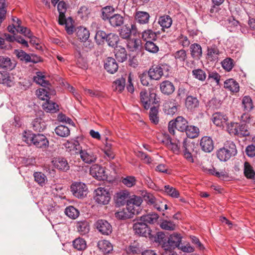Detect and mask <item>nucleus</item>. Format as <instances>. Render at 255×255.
Returning a JSON list of instances; mask_svg holds the SVG:
<instances>
[{"label": "nucleus", "mask_w": 255, "mask_h": 255, "mask_svg": "<svg viewBox=\"0 0 255 255\" xmlns=\"http://www.w3.org/2000/svg\"><path fill=\"white\" fill-rule=\"evenodd\" d=\"M227 129L231 135L240 137L248 136L250 134L248 126L243 123L231 122L228 124Z\"/></svg>", "instance_id": "3"}, {"label": "nucleus", "mask_w": 255, "mask_h": 255, "mask_svg": "<svg viewBox=\"0 0 255 255\" xmlns=\"http://www.w3.org/2000/svg\"><path fill=\"white\" fill-rule=\"evenodd\" d=\"M133 229L135 234L143 237H147L150 235V230L145 223L140 221L133 225Z\"/></svg>", "instance_id": "12"}, {"label": "nucleus", "mask_w": 255, "mask_h": 255, "mask_svg": "<svg viewBox=\"0 0 255 255\" xmlns=\"http://www.w3.org/2000/svg\"><path fill=\"white\" fill-rule=\"evenodd\" d=\"M224 88L232 92H238L239 91V84L234 79H229L224 82Z\"/></svg>", "instance_id": "37"}, {"label": "nucleus", "mask_w": 255, "mask_h": 255, "mask_svg": "<svg viewBox=\"0 0 255 255\" xmlns=\"http://www.w3.org/2000/svg\"><path fill=\"white\" fill-rule=\"evenodd\" d=\"M165 113L169 115H173L177 111V107L174 103L166 102L164 105Z\"/></svg>", "instance_id": "49"}, {"label": "nucleus", "mask_w": 255, "mask_h": 255, "mask_svg": "<svg viewBox=\"0 0 255 255\" xmlns=\"http://www.w3.org/2000/svg\"><path fill=\"white\" fill-rule=\"evenodd\" d=\"M194 77L201 81H204L206 78L205 72L201 69H194L192 71Z\"/></svg>", "instance_id": "64"}, {"label": "nucleus", "mask_w": 255, "mask_h": 255, "mask_svg": "<svg viewBox=\"0 0 255 255\" xmlns=\"http://www.w3.org/2000/svg\"><path fill=\"white\" fill-rule=\"evenodd\" d=\"M188 126L187 121L183 117H177L174 121H170L168 125L169 132L172 134H175V129L178 131L184 132Z\"/></svg>", "instance_id": "4"}, {"label": "nucleus", "mask_w": 255, "mask_h": 255, "mask_svg": "<svg viewBox=\"0 0 255 255\" xmlns=\"http://www.w3.org/2000/svg\"><path fill=\"white\" fill-rule=\"evenodd\" d=\"M173 56L176 62L182 65H184V62L187 58V53L184 49H180L176 51L173 54Z\"/></svg>", "instance_id": "38"}, {"label": "nucleus", "mask_w": 255, "mask_h": 255, "mask_svg": "<svg viewBox=\"0 0 255 255\" xmlns=\"http://www.w3.org/2000/svg\"><path fill=\"white\" fill-rule=\"evenodd\" d=\"M34 180L39 185L42 186L45 184L47 180L46 176L41 172H35L33 173Z\"/></svg>", "instance_id": "53"}, {"label": "nucleus", "mask_w": 255, "mask_h": 255, "mask_svg": "<svg viewBox=\"0 0 255 255\" xmlns=\"http://www.w3.org/2000/svg\"><path fill=\"white\" fill-rule=\"evenodd\" d=\"M164 191L172 198H178L179 197V191L176 188L170 185L164 186Z\"/></svg>", "instance_id": "58"}, {"label": "nucleus", "mask_w": 255, "mask_h": 255, "mask_svg": "<svg viewBox=\"0 0 255 255\" xmlns=\"http://www.w3.org/2000/svg\"><path fill=\"white\" fill-rule=\"evenodd\" d=\"M158 113V107L153 106L150 108L149 112V119L150 121L154 124H157L158 123L159 119L157 117Z\"/></svg>", "instance_id": "54"}, {"label": "nucleus", "mask_w": 255, "mask_h": 255, "mask_svg": "<svg viewBox=\"0 0 255 255\" xmlns=\"http://www.w3.org/2000/svg\"><path fill=\"white\" fill-rule=\"evenodd\" d=\"M104 68L109 73L114 74L117 71L119 66L114 58L109 57L105 61Z\"/></svg>", "instance_id": "18"}, {"label": "nucleus", "mask_w": 255, "mask_h": 255, "mask_svg": "<svg viewBox=\"0 0 255 255\" xmlns=\"http://www.w3.org/2000/svg\"><path fill=\"white\" fill-rule=\"evenodd\" d=\"M129 195L128 191L127 190H122L118 192L115 196L116 204L120 206L127 203V201Z\"/></svg>", "instance_id": "23"}, {"label": "nucleus", "mask_w": 255, "mask_h": 255, "mask_svg": "<svg viewBox=\"0 0 255 255\" xmlns=\"http://www.w3.org/2000/svg\"><path fill=\"white\" fill-rule=\"evenodd\" d=\"M155 97V93H148L146 90H142L140 93V101L145 109H148L151 104H156Z\"/></svg>", "instance_id": "9"}, {"label": "nucleus", "mask_w": 255, "mask_h": 255, "mask_svg": "<svg viewBox=\"0 0 255 255\" xmlns=\"http://www.w3.org/2000/svg\"><path fill=\"white\" fill-rule=\"evenodd\" d=\"M98 247L104 254H109L113 251V246L107 240L100 241L98 243Z\"/></svg>", "instance_id": "39"}, {"label": "nucleus", "mask_w": 255, "mask_h": 255, "mask_svg": "<svg viewBox=\"0 0 255 255\" xmlns=\"http://www.w3.org/2000/svg\"><path fill=\"white\" fill-rule=\"evenodd\" d=\"M53 165L59 170L66 171L69 169L67 160L63 157L55 158L52 161Z\"/></svg>", "instance_id": "17"}, {"label": "nucleus", "mask_w": 255, "mask_h": 255, "mask_svg": "<svg viewBox=\"0 0 255 255\" xmlns=\"http://www.w3.org/2000/svg\"><path fill=\"white\" fill-rule=\"evenodd\" d=\"M169 66L167 64L153 65L148 71V75L151 80H158L169 70Z\"/></svg>", "instance_id": "5"}, {"label": "nucleus", "mask_w": 255, "mask_h": 255, "mask_svg": "<svg viewBox=\"0 0 255 255\" xmlns=\"http://www.w3.org/2000/svg\"><path fill=\"white\" fill-rule=\"evenodd\" d=\"M95 227L100 233L104 235H109L112 232V226L105 220H98L95 223Z\"/></svg>", "instance_id": "13"}, {"label": "nucleus", "mask_w": 255, "mask_h": 255, "mask_svg": "<svg viewBox=\"0 0 255 255\" xmlns=\"http://www.w3.org/2000/svg\"><path fill=\"white\" fill-rule=\"evenodd\" d=\"M55 133L61 137H67L70 134V129L65 126L60 125L55 129Z\"/></svg>", "instance_id": "52"}, {"label": "nucleus", "mask_w": 255, "mask_h": 255, "mask_svg": "<svg viewBox=\"0 0 255 255\" xmlns=\"http://www.w3.org/2000/svg\"><path fill=\"white\" fill-rule=\"evenodd\" d=\"M212 120L216 126L222 127L225 124L228 125L227 122L228 121V118L225 114L217 112L213 114Z\"/></svg>", "instance_id": "16"}, {"label": "nucleus", "mask_w": 255, "mask_h": 255, "mask_svg": "<svg viewBox=\"0 0 255 255\" xmlns=\"http://www.w3.org/2000/svg\"><path fill=\"white\" fill-rule=\"evenodd\" d=\"M202 149L206 152H210L214 149V142L212 139L209 136H204L200 140Z\"/></svg>", "instance_id": "20"}, {"label": "nucleus", "mask_w": 255, "mask_h": 255, "mask_svg": "<svg viewBox=\"0 0 255 255\" xmlns=\"http://www.w3.org/2000/svg\"><path fill=\"white\" fill-rule=\"evenodd\" d=\"M23 136V140L29 145L33 144L38 148H45L48 145V141L42 134L27 133Z\"/></svg>", "instance_id": "2"}, {"label": "nucleus", "mask_w": 255, "mask_h": 255, "mask_svg": "<svg viewBox=\"0 0 255 255\" xmlns=\"http://www.w3.org/2000/svg\"><path fill=\"white\" fill-rule=\"evenodd\" d=\"M109 21L112 26L119 27L124 23V18L120 14H115L110 17Z\"/></svg>", "instance_id": "41"}, {"label": "nucleus", "mask_w": 255, "mask_h": 255, "mask_svg": "<svg viewBox=\"0 0 255 255\" xmlns=\"http://www.w3.org/2000/svg\"><path fill=\"white\" fill-rule=\"evenodd\" d=\"M190 51L191 57L199 60L202 55V49L201 45L198 43H193L190 45Z\"/></svg>", "instance_id": "27"}, {"label": "nucleus", "mask_w": 255, "mask_h": 255, "mask_svg": "<svg viewBox=\"0 0 255 255\" xmlns=\"http://www.w3.org/2000/svg\"><path fill=\"white\" fill-rule=\"evenodd\" d=\"M141 36L142 39L146 42L155 41L157 39L156 32L153 31L150 29L144 30L142 33Z\"/></svg>", "instance_id": "44"}, {"label": "nucleus", "mask_w": 255, "mask_h": 255, "mask_svg": "<svg viewBox=\"0 0 255 255\" xmlns=\"http://www.w3.org/2000/svg\"><path fill=\"white\" fill-rule=\"evenodd\" d=\"M244 173L247 178L255 179V171L248 162L244 163Z\"/></svg>", "instance_id": "43"}, {"label": "nucleus", "mask_w": 255, "mask_h": 255, "mask_svg": "<svg viewBox=\"0 0 255 255\" xmlns=\"http://www.w3.org/2000/svg\"><path fill=\"white\" fill-rule=\"evenodd\" d=\"M199 101L197 98L192 96H188L185 100V105L186 108L190 110H194L199 106Z\"/></svg>", "instance_id": "35"}, {"label": "nucleus", "mask_w": 255, "mask_h": 255, "mask_svg": "<svg viewBox=\"0 0 255 255\" xmlns=\"http://www.w3.org/2000/svg\"><path fill=\"white\" fill-rule=\"evenodd\" d=\"M65 213L67 216L72 219H76L79 215V211L72 206H70L65 209Z\"/></svg>", "instance_id": "59"}, {"label": "nucleus", "mask_w": 255, "mask_h": 255, "mask_svg": "<svg viewBox=\"0 0 255 255\" xmlns=\"http://www.w3.org/2000/svg\"><path fill=\"white\" fill-rule=\"evenodd\" d=\"M36 95L40 99L42 100L47 101L50 99L51 95H54L55 92L54 90H50L49 88H39L36 90Z\"/></svg>", "instance_id": "24"}, {"label": "nucleus", "mask_w": 255, "mask_h": 255, "mask_svg": "<svg viewBox=\"0 0 255 255\" xmlns=\"http://www.w3.org/2000/svg\"><path fill=\"white\" fill-rule=\"evenodd\" d=\"M223 68L226 71L229 72L231 71L235 65V62L231 58H226L221 62Z\"/></svg>", "instance_id": "55"}, {"label": "nucleus", "mask_w": 255, "mask_h": 255, "mask_svg": "<svg viewBox=\"0 0 255 255\" xmlns=\"http://www.w3.org/2000/svg\"><path fill=\"white\" fill-rule=\"evenodd\" d=\"M126 79L121 77L116 79L113 83V88L114 91L121 93L125 89Z\"/></svg>", "instance_id": "40"}, {"label": "nucleus", "mask_w": 255, "mask_h": 255, "mask_svg": "<svg viewBox=\"0 0 255 255\" xmlns=\"http://www.w3.org/2000/svg\"><path fill=\"white\" fill-rule=\"evenodd\" d=\"M237 153V149L235 143L231 140L227 141L222 147L216 151L218 158L221 161H227Z\"/></svg>", "instance_id": "1"}, {"label": "nucleus", "mask_w": 255, "mask_h": 255, "mask_svg": "<svg viewBox=\"0 0 255 255\" xmlns=\"http://www.w3.org/2000/svg\"><path fill=\"white\" fill-rule=\"evenodd\" d=\"M158 215L156 213L149 214L145 215H143L140 217V221L143 222L147 224H154L158 219Z\"/></svg>", "instance_id": "47"}, {"label": "nucleus", "mask_w": 255, "mask_h": 255, "mask_svg": "<svg viewBox=\"0 0 255 255\" xmlns=\"http://www.w3.org/2000/svg\"><path fill=\"white\" fill-rule=\"evenodd\" d=\"M134 214H135L132 211H130L127 206L126 208L116 212L115 213V217L120 220H126L132 218Z\"/></svg>", "instance_id": "29"}, {"label": "nucleus", "mask_w": 255, "mask_h": 255, "mask_svg": "<svg viewBox=\"0 0 255 255\" xmlns=\"http://www.w3.org/2000/svg\"><path fill=\"white\" fill-rule=\"evenodd\" d=\"M80 157L85 163L92 164L96 161L97 155L90 149L80 150Z\"/></svg>", "instance_id": "14"}, {"label": "nucleus", "mask_w": 255, "mask_h": 255, "mask_svg": "<svg viewBox=\"0 0 255 255\" xmlns=\"http://www.w3.org/2000/svg\"><path fill=\"white\" fill-rule=\"evenodd\" d=\"M76 35L79 39L85 42L84 45L87 44L86 41L90 36L89 31L87 28L83 26L78 27L76 29Z\"/></svg>", "instance_id": "32"}, {"label": "nucleus", "mask_w": 255, "mask_h": 255, "mask_svg": "<svg viewBox=\"0 0 255 255\" xmlns=\"http://www.w3.org/2000/svg\"><path fill=\"white\" fill-rule=\"evenodd\" d=\"M160 227L165 230L173 231L175 230L176 225L172 221L165 220L160 223Z\"/></svg>", "instance_id": "57"}, {"label": "nucleus", "mask_w": 255, "mask_h": 255, "mask_svg": "<svg viewBox=\"0 0 255 255\" xmlns=\"http://www.w3.org/2000/svg\"><path fill=\"white\" fill-rule=\"evenodd\" d=\"M65 146L68 151H75L80 150V145L77 140L67 141L65 143Z\"/></svg>", "instance_id": "51"}, {"label": "nucleus", "mask_w": 255, "mask_h": 255, "mask_svg": "<svg viewBox=\"0 0 255 255\" xmlns=\"http://www.w3.org/2000/svg\"><path fill=\"white\" fill-rule=\"evenodd\" d=\"M134 18L140 24H145L149 22L150 15L145 11H137L134 15Z\"/></svg>", "instance_id": "26"}, {"label": "nucleus", "mask_w": 255, "mask_h": 255, "mask_svg": "<svg viewBox=\"0 0 255 255\" xmlns=\"http://www.w3.org/2000/svg\"><path fill=\"white\" fill-rule=\"evenodd\" d=\"M76 227L78 232L82 235L88 233L90 230L89 223L86 221L78 222Z\"/></svg>", "instance_id": "45"}, {"label": "nucleus", "mask_w": 255, "mask_h": 255, "mask_svg": "<svg viewBox=\"0 0 255 255\" xmlns=\"http://www.w3.org/2000/svg\"><path fill=\"white\" fill-rule=\"evenodd\" d=\"M73 195L78 198H83L88 193L87 185L82 182H75L71 186Z\"/></svg>", "instance_id": "7"}, {"label": "nucleus", "mask_w": 255, "mask_h": 255, "mask_svg": "<svg viewBox=\"0 0 255 255\" xmlns=\"http://www.w3.org/2000/svg\"><path fill=\"white\" fill-rule=\"evenodd\" d=\"M94 199L99 204L107 205L111 199L110 193L107 189L99 187L94 191Z\"/></svg>", "instance_id": "6"}, {"label": "nucleus", "mask_w": 255, "mask_h": 255, "mask_svg": "<svg viewBox=\"0 0 255 255\" xmlns=\"http://www.w3.org/2000/svg\"><path fill=\"white\" fill-rule=\"evenodd\" d=\"M220 53L219 48L216 45H212L208 47L207 57L211 61H217Z\"/></svg>", "instance_id": "25"}, {"label": "nucleus", "mask_w": 255, "mask_h": 255, "mask_svg": "<svg viewBox=\"0 0 255 255\" xmlns=\"http://www.w3.org/2000/svg\"><path fill=\"white\" fill-rule=\"evenodd\" d=\"M165 138L167 139L166 144L169 149H170L174 153L178 154L180 152V145H179V141L178 143H174L172 142L171 139L168 134H165Z\"/></svg>", "instance_id": "42"}, {"label": "nucleus", "mask_w": 255, "mask_h": 255, "mask_svg": "<svg viewBox=\"0 0 255 255\" xmlns=\"http://www.w3.org/2000/svg\"><path fill=\"white\" fill-rule=\"evenodd\" d=\"M90 173L99 180H104L108 178L105 168L98 164H94L91 167Z\"/></svg>", "instance_id": "11"}, {"label": "nucleus", "mask_w": 255, "mask_h": 255, "mask_svg": "<svg viewBox=\"0 0 255 255\" xmlns=\"http://www.w3.org/2000/svg\"><path fill=\"white\" fill-rule=\"evenodd\" d=\"M73 246L75 249L79 251L84 250L87 247L86 241L80 238L76 239L73 242Z\"/></svg>", "instance_id": "56"}, {"label": "nucleus", "mask_w": 255, "mask_h": 255, "mask_svg": "<svg viewBox=\"0 0 255 255\" xmlns=\"http://www.w3.org/2000/svg\"><path fill=\"white\" fill-rule=\"evenodd\" d=\"M137 33L136 24L134 22L124 25L120 31V36L121 38L128 40L130 38L131 34L135 35Z\"/></svg>", "instance_id": "10"}, {"label": "nucleus", "mask_w": 255, "mask_h": 255, "mask_svg": "<svg viewBox=\"0 0 255 255\" xmlns=\"http://www.w3.org/2000/svg\"><path fill=\"white\" fill-rule=\"evenodd\" d=\"M57 9L59 13L58 23L60 25H64L65 23V13L66 11V4L63 1H60L57 5Z\"/></svg>", "instance_id": "30"}, {"label": "nucleus", "mask_w": 255, "mask_h": 255, "mask_svg": "<svg viewBox=\"0 0 255 255\" xmlns=\"http://www.w3.org/2000/svg\"><path fill=\"white\" fill-rule=\"evenodd\" d=\"M144 48L146 51L152 53H155L159 50L158 46L152 41L146 42L144 44Z\"/></svg>", "instance_id": "63"}, {"label": "nucleus", "mask_w": 255, "mask_h": 255, "mask_svg": "<svg viewBox=\"0 0 255 255\" xmlns=\"http://www.w3.org/2000/svg\"><path fill=\"white\" fill-rule=\"evenodd\" d=\"M160 88L163 94L167 95L171 94L175 90L173 83L168 80L163 81L160 84Z\"/></svg>", "instance_id": "28"}, {"label": "nucleus", "mask_w": 255, "mask_h": 255, "mask_svg": "<svg viewBox=\"0 0 255 255\" xmlns=\"http://www.w3.org/2000/svg\"><path fill=\"white\" fill-rule=\"evenodd\" d=\"M189 138H194L197 137L199 133V128L194 126H188L185 131Z\"/></svg>", "instance_id": "46"}, {"label": "nucleus", "mask_w": 255, "mask_h": 255, "mask_svg": "<svg viewBox=\"0 0 255 255\" xmlns=\"http://www.w3.org/2000/svg\"><path fill=\"white\" fill-rule=\"evenodd\" d=\"M33 80L35 83L45 88L49 84V82L47 80L46 77L44 73L41 72H37L35 76L33 78Z\"/></svg>", "instance_id": "33"}, {"label": "nucleus", "mask_w": 255, "mask_h": 255, "mask_svg": "<svg viewBox=\"0 0 255 255\" xmlns=\"http://www.w3.org/2000/svg\"><path fill=\"white\" fill-rule=\"evenodd\" d=\"M0 84L10 87L13 85V81L11 80L9 75L6 72L0 71Z\"/></svg>", "instance_id": "48"}, {"label": "nucleus", "mask_w": 255, "mask_h": 255, "mask_svg": "<svg viewBox=\"0 0 255 255\" xmlns=\"http://www.w3.org/2000/svg\"><path fill=\"white\" fill-rule=\"evenodd\" d=\"M119 40V37L118 35L114 33H110L108 34L106 38V41L108 44L111 47H114L117 45Z\"/></svg>", "instance_id": "60"}, {"label": "nucleus", "mask_w": 255, "mask_h": 255, "mask_svg": "<svg viewBox=\"0 0 255 255\" xmlns=\"http://www.w3.org/2000/svg\"><path fill=\"white\" fill-rule=\"evenodd\" d=\"M183 156L188 161L191 163L194 162V159L191 153L189 151L188 149L187 143L185 140L183 142Z\"/></svg>", "instance_id": "61"}, {"label": "nucleus", "mask_w": 255, "mask_h": 255, "mask_svg": "<svg viewBox=\"0 0 255 255\" xmlns=\"http://www.w3.org/2000/svg\"><path fill=\"white\" fill-rule=\"evenodd\" d=\"M127 47L130 51H139L142 48L141 40L138 38H129L127 40Z\"/></svg>", "instance_id": "21"}, {"label": "nucleus", "mask_w": 255, "mask_h": 255, "mask_svg": "<svg viewBox=\"0 0 255 255\" xmlns=\"http://www.w3.org/2000/svg\"><path fill=\"white\" fill-rule=\"evenodd\" d=\"M16 64L8 57L0 56V68L10 71L14 68Z\"/></svg>", "instance_id": "22"}, {"label": "nucleus", "mask_w": 255, "mask_h": 255, "mask_svg": "<svg viewBox=\"0 0 255 255\" xmlns=\"http://www.w3.org/2000/svg\"><path fill=\"white\" fill-rule=\"evenodd\" d=\"M42 107L46 112L51 113H56L59 110L58 105L49 99L42 104Z\"/></svg>", "instance_id": "34"}, {"label": "nucleus", "mask_w": 255, "mask_h": 255, "mask_svg": "<svg viewBox=\"0 0 255 255\" xmlns=\"http://www.w3.org/2000/svg\"><path fill=\"white\" fill-rule=\"evenodd\" d=\"M158 23L162 27V30L164 31V28H168L171 26L172 20L170 16L164 15L159 17Z\"/></svg>", "instance_id": "36"}, {"label": "nucleus", "mask_w": 255, "mask_h": 255, "mask_svg": "<svg viewBox=\"0 0 255 255\" xmlns=\"http://www.w3.org/2000/svg\"><path fill=\"white\" fill-rule=\"evenodd\" d=\"M142 202V199L140 197L133 195L127 201V206L130 211H132L135 214H138V208Z\"/></svg>", "instance_id": "15"}, {"label": "nucleus", "mask_w": 255, "mask_h": 255, "mask_svg": "<svg viewBox=\"0 0 255 255\" xmlns=\"http://www.w3.org/2000/svg\"><path fill=\"white\" fill-rule=\"evenodd\" d=\"M33 129L37 131L41 132L46 128L45 123L41 119L36 118L32 122Z\"/></svg>", "instance_id": "50"}, {"label": "nucleus", "mask_w": 255, "mask_h": 255, "mask_svg": "<svg viewBox=\"0 0 255 255\" xmlns=\"http://www.w3.org/2000/svg\"><path fill=\"white\" fill-rule=\"evenodd\" d=\"M182 239V236L181 234L177 233H173L169 236L166 243L164 244V250H167L168 249L174 250L175 248H180Z\"/></svg>", "instance_id": "8"}, {"label": "nucleus", "mask_w": 255, "mask_h": 255, "mask_svg": "<svg viewBox=\"0 0 255 255\" xmlns=\"http://www.w3.org/2000/svg\"><path fill=\"white\" fill-rule=\"evenodd\" d=\"M114 11V9L112 6H107L102 8V17L106 20V19L109 20L110 17H112V14Z\"/></svg>", "instance_id": "62"}, {"label": "nucleus", "mask_w": 255, "mask_h": 255, "mask_svg": "<svg viewBox=\"0 0 255 255\" xmlns=\"http://www.w3.org/2000/svg\"><path fill=\"white\" fill-rule=\"evenodd\" d=\"M14 53L18 59L21 61H24L25 62L37 63L39 60L38 58L33 56H30L23 50H15Z\"/></svg>", "instance_id": "19"}, {"label": "nucleus", "mask_w": 255, "mask_h": 255, "mask_svg": "<svg viewBox=\"0 0 255 255\" xmlns=\"http://www.w3.org/2000/svg\"><path fill=\"white\" fill-rule=\"evenodd\" d=\"M115 55L119 62H123L127 59V52L124 47L116 46L115 48Z\"/></svg>", "instance_id": "31"}]
</instances>
